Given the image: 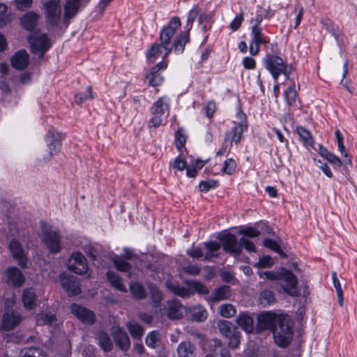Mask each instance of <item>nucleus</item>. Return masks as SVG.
I'll list each match as a JSON object with an SVG mask.
<instances>
[{
  "label": "nucleus",
  "instance_id": "obj_40",
  "mask_svg": "<svg viewBox=\"0 0 357 357\" xmlns=\"http://www.w3.org/2000/svg\"><path fill=\"white\" fill-rule=\"evenodd\" d=\"M107 278L110 284L120 291H126V288L123 284L121 278L112 271L107 273Z\"/></svg>",
  "mask_w": 357,
  "mask_h": 357
},
{
  "label": "nucleus",
  "instance_id": "obj_54",
  "mask_svg": "<svg viewBox=\"0 0 357 357\" xmlns=\"http://www.w3.org/2000/svg\"><path fill=\"white\" fill-rule=\"evenodd\" d=\"M239 245H241V249L244 248L248 252H255L257 249L254 244V243L250 240L248 238L242 237L239 239L238 242Z\"/></svg>",
  "mask_w": 357,
  "mask_h": 357
},
{
  "label": "nucleus",
  "instance_id": "obj_35",
  "mask_svg": "<svg viewBox=\"0 0 357 357\" xmlns=\"http://www.w3.org/2000/svg\"><path fill=\"white\" fill-rule=\"evenodd\" d=\"M96 339L101 349L105 351L112 350L113 344L109 335L103 331H99L96 335Z\"/></svg>",
  "mask_w": 357,
  "mask_h": 357
},
{
  "label": "nucleus",
  "instance_id": "obj_15",
  "mask_svg": "<svg viewBox=\"0 0 357 357\" xmlns=\"http://www.w3.org/2000/svg\"><path fill=\"white\" fill-rule=\"evenodd\" d=\"M167 65L168 61L162 60L151 68L149 73L146 75V80L149 85L155 87L160 86L163 83L164 78L159 72L165 70Z\"/></svg>",
  "mask_w": 357,
  "mask_h": 357
},
{
  "label": "nucleus",
  "instance_id": "obj_16",
  "mask_svg": "<svg viewBox=\"0 0 357 357\" xmlns=\"http://www.w3.org/2000/svg\"><path fill=\"white\" fill-rule=\"evenodd\" d=\"M224 250L231 255L238 256L241 252L237 238L232 234H222L218 237Z\"/></svg>",
  "mask_w": 357,
  "mask_h": 357
},
{
  "label": "nucleus",
  "instance_id": "obj_62",
  "mask_svg": "<svg viewBox=\"0 0 357 357\" xmlns=\"http://www.w3.org/2000/svg\"><path fill=\"white\" fill-rule=\"evenodd\" d=\"M243 21V13H238L234 19L229 24V28L232 31H236L239 29L241 26L242 22Z\"/></svg>",
  "mask_w": 357,
  "mask_h": 357
},
{
  "label": "nucleus",
  "instance_id": "obj_17",
  "mask_svg": "<svg viewBox=\"0 0 357 357\" xmlns=\"http://www.w3.org/2000/svg\"><path fill=\"white\" fill-rule=\"evenodd\" d=\"M87 3L86 0H66L64 4L63 21L68 23L76 15L79 10Z\"/></svg>",
  "mask_w": 357,
  "mask_h": 357
},
{
  "label": "nucleus",
  "instance_id": "obj_20",
  "mask_svg": "<svg viewBox=\"0 0 357 357\" xmlns=\"http://www.w3.org/2000/svg\"><path fill=\"white\" fill-rule=\"evenodd\" d=\"M187 309L178 300L167 303V316L171 319H180L187 313Z\"/></svg>",
  "mask_w": 357,
  "mask_h": 357
},
{
  "label": "nucleus",
  "instance_id": "obj_24",
  "mask_svg": "<svg viewBox=\"0 0 357 357\" xmlns=\"http://www.w3.org/2000/svg\"><path fill=\"white\" fill-rule=\"evenodd\" d=\"M112 335L116 345L123 351H127L130 347L128 335L119 327L112 328Z\"/></svg>",
  "mask_w": 357,
  "mask_h": 357
},
{
  "label": "nucleus",
  "instance_id": "obj_38",
  "mask_svg": "<svg viewBox=\"0 0 357 357\" xmlns=\"http://www.w3.org/2000/svg\"><path fill=\"white\" fill-rule=\"evenodd\" d=\"M166 286L174 294L178 295L182 298H189L192 295L190 288L187 289L179 285H176L170 282H167Z\"/></svg>",
  "mask_w": 357,
  "mask_h": 357
},
{
  "label": "nucleus",
  "instance_id": "obj_33",
  "mask_svg": "<svg viewBox=\"0 0 357 357\" xmlns=\"http://www.w3.org/2000/svg\"><path fill=\"white\" fill-rule=\"evenodd\" d=\"M258 302L263 307L273 305L275 302L274 293L270 290L261 291L259 294Z\"/></svg>",
  "mask_w": 357,
  "mask_h": 357
},
{
  "label": "nucleus",
  "instance_id": "obj_10",
  "mask_svg": "<svg viewBox=\"0 0 357 357\" xmlns=\"http://www.w3.org/2000/svg\"><path fill=\"white\" fill-rule=\"evenodd\" d=\"M181 20L178 17H174L169 24L164 26L160 31V42L167 47H172V39L176 31L181 27Z\"/></svg>",
  "mask_w": 357,
  "mask_h": 357
},
{
  "label": "nucleus",
  "instance_id": "obj_52",
  "mask_svg": "<svg viewBox=\"0 0 357 357\" xmlns=\"http://www.w3.org/2000/svg\"><path fill=\"white\" fill-rule=\"evenodd\" d=\"M236 168V163L232 158L227 159L225 162L222 172L227 175L232 174Z\"/></svg>",
  "mask_w": 357,
  "mask_h": 357
},
{
  "label": "nucleus",
  "instance_id": "obj_19",
  "mask_svg": "<svg viewBox=\"0 0 357 357\" xmlns=\"http://www.w3.org/2000/svg\"><path fill=\"white\" fill-rule=\"evenodd\" d=\"M70 310L72 314L83 324H92L94 323L96 317L92 311L77 304L71 305Z\"/></svg>",
  "mask_w": 357,
  "mask_h": 357
},
{
  "label": "nucleus",
  "instance_id": "obj_56",
  "mask_svg": "<svg viewBox=\"0 0 357 357\" xmlns=\"http://www.w3.org/2000/svg\"><path fill=\"white\" fill-rule=\"evenodd\" d=\"M197 15H198V9L197 7H194L188 13L187 24H186L187 30L185 31L188 32V34H189V31L191 29V28L192 26V24H193L195 20L196 19Z\"/></svg>",
  "mask_w": 357,
  "mask_h": 357
},
{
  "label": "nucleus",
  "instance_id": "obj_5",
  "mask_svg": "<svg viewBox=\"0 0 357 357\" xmlns=\"http://www.w3.org/2000/svg\"><path fill=\"white\" fill-rule=\"evenodd\" d=\"M43 10L49 24L57 26L62 19L60 0H47L43 3Z\"/></svg>",
  "mask_w": 357,
  "mask_h": 357
},
{
  "label": "nucleus",
  "instance_id": "obj_21",
  "mask_svg": "<svg viewBox=\"0 0 357 357\" xmlns=\"http://www.w3.org/2000/svg\"><path fill=\"white\" fill-rule=\"evenodd\" d=\"M60 278L61 286L68 295L75 296L80 293V288L75 277L61 273Z\"/></svg>",
  "mask_w": 357,
  "mask_h": 357
},
{
  "label": "nucleus",
  "instance_id": "obj_36",
  "mask_svg": "<svg viewBox=\"0 0 357 357\" xmlns=\"http://www.w3.org/2000/svg\"><path fill=\"white\" fill-rule=\"evenodd\" d=\"M126 326L134 339H141L144 335V328L135 321L130 320L126 323Z\"/></svg>",
  "mask_w": 357,
  "mask_h": 357
},
{
  "label": "nucleus",
  "instance_id": "obj_59",
  "mask_svg": "<svg viewBox=\"0 0 357 357\" xmlns=\"http://www.w3.org/2000/svg\"><path fill=\"white\" fill-rule=\"evenodd\" d=\"M56 321V317L54 314L51 313H45V314H41L40 315L39 319H38V321L39 323L52 325Z\"/></svg>",
  "mask_w": 357,
  "mask_h": 357
},
{
  "label": "nucleus",
  "instance_id": "obj_37",
  "mask_svg": "<svg viewBox=\"0 0 357 357\" xmlns=\"http://www.w3.org/2000/svg\"><path fill=\"white\" fill-rule=\"evenodd\" d=\"M296 132L299 136L301 140L306 147H312L314 144V139L312 134L302 126L296 128Z\"/></svg>",
  "mask_w": 357,
  "mask_h": 357
},
{
  "label": "nucleus",
  "instance_id": "obj_23",
  "mask_svg": "<svg viewBox=\"0 0 357 357\" xmlns=\"http://www.w3.org/2000/svg\"><path fill=\"white\" fill-rule=\"evenodd\" d=\"M170 100L165 96L158 98L150 108L151 114H159L168 117L169 114Z\"/></svg>",
  "mask_w": 357,
  "mask_h": 357
},
{
  "label": "nucleus",
  "instance_id": "obj_3",
  "mask_svg": "<svg viewBox=\"0 0 357 357\" xmlns=\"http://www.w3.org/2000/svg\"><path fill=\"white\" fill-rule=\"evenodd\" d=\"M263 63L275 81H278V77L282 74L285 76L286 79H289L292 68L291 66H287L280 56L269 53L266 54L263 59Z\"/></svg>",
  "mask_w": 357,
  "mask_h": 357
},
{
  "label": "nucleus",
  "instance_id": "obj_64",
  "mask_svg": "<svg viewBox=\"0 0 357 357\" xmlns=\"http://www.w3.org/2000/svg\"><path fill=\"white\" fill-rule=\"evenodd\" d=\"M242 65L247 70H253L256 67V61L251 56H245L242 60Z\"/></svg>",
  "mask_w": 357,
  "mask_h": 357
},
{
  "label": "nucleus",
  "instance_id": "obj_58",
  "mask_svg": "<svg viewBox=\"0 0 357 357\" xmlns=\"http://www.w3.org/2000/svg\"><path fill=\"white\" fill-rule=\"evenodd\" d=\"M150 291H151V294L152 302L155 305H159V303H160V301L162 299V293L160 291V290L156 287H151Z\"/></svg>",
  "mask_w": 357,
  "mask_h": 357
},
{
  "label": "nucleus",
  "instance_id": "obj_11",
  "mask_svg": "<svg viewBox=\"0 0 357 357\" xmlns=\"http://www.w3.org/2000/svg\"><path fill=\"white\" fill-rule=\"evenodd\" d=\"M268 40L262 33V29L257 25L251 29V38L249 42V51L251 56H257L260 52V45H266Z\"/></svg>",
  "mask_w": 357,
  "mask_h": 357
},
{
  "label": "nucleus",
  "instance_id": "obj_9",
  "mask_svg": "<svg viewBox=\"0 0 357 357\" xmlns=\"http://www.w3.org/2000/svg\"><path fill=\"white\" fill-rule=\"evenodd\" d=\"M282 318L271 312H265L257 317V331L261 332L266 330L273 331Z\"/></svg>",
  "mask_w": 357,
  "mask_h": 357
},
{
  "label": "nucleus",
  "instance_id": "obj_49",
  "mask_svg": "<svg viewBox=\"0 0 357 357\" xmlns=\"http://www.w3.org/2000/svg\"><path fill=\"white\" fill-rule=\"evenodd\" d=\"M274 261L273 258L268 255L259 257V261L255 264V266L259 268H271L273 266Z\"/></svg>",
  "mask_w": 357,
  "mask_h": 357
},
{
  "label": "nucleus",
  "instance_id": "obj_29",
  "mask_svg": "<svg viewBox=\"0 0 357 357\" xmlns=\"http://www.w3.org/2000/svg\"><path fill=\"white\" fill-rule=\"evenodd\" d=\"M39 15L34 12L25 13L20 20L22 26L26 30H32L36 26Z\"/></svg>",
  "mask_w": 357,
  "mask_h": 357
},
{
  "label": "nucleus",
  "instance_id": "obj_7",
  "mask_svg": "<svg viewBox=\"0 0 357 357\" xmlns=\"http://www.w3.org/2000/svg\"><path fill=\"white\" fill-rule=\"evenodd\" d=\"M218 327L221 334L228 339V344L231 348L235 349L239 346L240 333L231 322L225 320L219 321Z\"/></svg>",
  "mask_w": 357,
  "mask_h": 357
},
{
  "label": "nucleus",
  "instance_id": "obj_30",
  "mask_svg": "<svg viewBox=\"0 0 357 357\" xmlns=\"http://www.w3.org/2000/svg\"><path fill=\"white\" fill-rule=\"evenodd\" d=\"M195 346L190 342H181L177 347L178 357H194Z\"/></svg>",
  "mask_w": 357,
  "mask_h": 357
},
{
  "label": "nucleus",
  "instance_id": "obj_28",
  "mask_svg": "<svg viewBox=\"0 0 357 357\" xmlns=\"http://www.w3.org/2000/svg\"><path fill=\"white\" fill-rule=\"evenodd\" d=\"M188 313L193 321L202 322L206 319L208 312L206 310L200 305L192 306L188 309Z\"/></svg>",
  "mask_w": 357,
  "mask_h": 357
},
{
  "label": "nucleus",
  "instance_id": "obj_57",
  "mask_svg": "<svg viewBox=\"0 0 357 357\" xmlns=\"http://www.w3.org/2000/svg\"><path fill=\"white\" fill-rule=\"evenodd\" d=\"M22 357H47V355L39 349L31 348L26 350Z\"/></svg>",
  "mask_w": 357,
  "mask_h": 357
},
{
  "label": "nucleus",
  "instance_id": "obj_51",
  "mask_svg": "<svg viewBox=\"0 0 357 357\" xmlns=\"http://www.w3.org/2000/svg\"><path fill=\"white\" fill-rule=\"evenodd\" d=\"M7 5L0 2V28L6 26L10 22V17L7 14Z\"/></svg>",
  "mask_w": 357,
  "mask_h": 357
},
{
  "label": "nucleus",
  "instance_id": "obj_61",
  "mask_svg": "<svg viewBox=\"0 0 357 357\" xmlns=\"http://www.w3.org/2000/svg\"><path fill=\"white\" fill-rule=\"evenodd\" d=\"M188 255L195 259H199L204 257L202 250L199 247L192 246L186 251Z\"/></svg>",
  "mask_w": 357,
  "mask_h": 357
},
{
  "label": "nucleus",
  "instance_id": "obj_26",
  "mask_svg": "<svg viewBox=\"0 0 357 357\" xmlns=\"http://www.w3.org/2000/svg\"><path fill=\"white\" fill-rule=\"evenodd\" d=\"M29 56L25 50L17 52L11 59V64L17 70L24 69L29 64Z\"/></svg>",
  "mask_w": 357,
  "mask_h": 357
},
{
  "label": "nucleus",
  "instance_id": "obj_48",
  "mask_svg": "<svg viewBox=\"0 0 357 357\" xmlns=\"http://www.w3.org/2000/svg\"><path fill=\"white\" fill-rule=\"evenodd\" d=\"M175 145L178 150H181L186 142V135L182 128L178 129L175 132Z\"/></svg>",
  "mask_w": 357,
  "mask_h": 357
},
{
  "label": "nucleus",
  "instance_id": "obj_39",
  "mask_svg": "<svg viewBox=\"0 0 357 357\" xmlns=\"http://www.w3.org/2000/svg\"><path fill=\"white\" fill-rule=\"evenodd\" d=\"M230 294V289L228 286H222L217 288L211 297V300L213 302H218L227 299Z\"/></svg>",
  "mask_w": 357,
  "mask_h": 357
},
{
  "label": "nucleus",
  "instance_id": "obj_8",
  "mask_svg": "<svg viewBox=\"0 0 357 357\" xmlns=\"http://www.w3.org/2000/svg\"><path fill=\"white\" fill-rule=\"evenodd\" d=\"M272 332L275 342L281 347H287L292 339V330L282 319Z\"/></svg>",
  "mask_w": 357,
  "mask_h": 357
},
{
  "label": "nucleus",
  "instance_id": "obj_6",
  "mask_svg": "<svg viewBox=\"0 0 357 357\" xmlns=\"http://www.w3.org/2000/svg\"><path fill=\"white\" fill-rule=\"evenodd\" d=\"M33 53L40 54L41 56L50 48L51 40L47 35L42 33H34L28 38Z\"/></svg>",
  "mask_w": 357,
  "mask_h": 357
},
{
  "label": "nucleus",
  "instance_id": "obj_2",
  "mask_svg": "<svg viewBox=\"0 0 357 357\" xmlns=\"http://www.w3.org/2000/svg\"><path fill=\"white\" fill-rule=\"evenodd\" d=\"M259 275L260 278H266L272 280H282L284 284L282 285V287L285 292L292 296L298 295V290L297 289L298 280L292 272L284 270L280 274H278L273 271H265L259 272Z\"/></svg>",
  "mask_w": 357,
  "mask_h": 357
},
{
  "label": "nucleus",
  "instance_id": "obj_1",
  "mask_svg": "<svg viewBox=\"0 0 357 357\" xmlns=\"http://www.w3.org/2000/svg\"><path fill=\"white\" fill-rule=\"evenodd\" d=\"M190 37L187 31L181 32L174 40L172 47H167L161 42L151 45L146 51V59L149 63H153L158 59H165L174 50L176 54L183 52L185 44L189 42Z\"/></svg>",
  "mask_w": 357,
  "mask_h": 357
},
{
  "label": "nucleus",
  "instance_id": "obj_53",
  "mask_svg": "<svg viewBox=\"0 0 357 357\" xmlns=\"http://www.w3.org/2000/svg\"><path fill=\"white\" fill-rule=\"evenodd\" d=\"M218 187V181L210 179L207 181H202L199 183V188L201 192H207L211 189H213Z\"/></svg>",
  "mask_w": 357,
  "mask_h": 357
},
{
  "label": "nucleus",
  "instance_id": "obj_4",
  "mask_svg": "<svg viewBox=\"0 0 357 357\" xmlns=\"http://www.w3.org/2000/svg\"><path fill=\"white\" fill-rule=\"evenodd\" d=\"M42 230L41 239L52 253H57L61 250V236L56 230L48 224L40 223Z\"/></svg>",
  "mask_w": 357,
  "mask_h": 357
},
{
  "label": "nucleus",
  "instance_id": "obj_14",
  "mask_svg": "<svg viewBox=\"0 0 357 357\" xmlns=\"http://www.w3.org/2000/svg\"><path fill=\"white\" fill-rule=\"evenodd\" d=\"M62 139L63 136L61 133L53 128L49 130L45 136V142L49 152L47 159H50L52 156L58 154L61 149Z\"/></svg>",
  "mask_w": 357,
  "mask_h": 357
},
{
  "label": "nucleus",
  "instance_id": "obj_13",
  "mask_svg": "<svg viewBox=\"0 0 357 357\" xmlns=\"http://www.w3.org/2000/svg\"><path fill=\"white\" fill-rule=\"evenodd\" d=\"M68 267L69 270L78 275H84L89 270L88 264L85 257L80 252H74L71 255Z\"/></svg>",
  "mask_w": 357,
  "mask_h": 357
},
{
  "label": "nucleus",
  "instance_id": "obj_34",
  "mask_svg": "<svg viewBox=\"0 0 357 357\" xmlns=\"http://www.w3.org/2000/svg\"><path fill=\"white\" fill-rule=\"evenodd\" d=\"M284 97L287 105L292 106L296 104L298 93L294 82H292L288 89L284 92Z\"/></svg>",
  "mask_w": 357,
  "mask_h": 357
},
{
  "label": "nucleus",
  "instance_id": "obj_46",
  "mask_svg": "<svg viewBox=\"0 0 357 357\" xmlns=\"http://www.w3.org/2000/svg\"><path fill=\"white\" fill-rule=\"evenodd\" d=\"M219 312L221 316L225 318H230L236 313V310L234 305L227 303L222 305L219 307Z\"/></svg>",
  "mask_w": 357,
  "mask_h": 357
},
{
  "label": "nucleus",
  "instance_id": "obj_43",
  "mask_svg": "<svg viewBox=\"0 0 357 357\" xmlns=\"http://www.w3.org/2000/svg\"><path fill=\"white\" fill-rule=\"evenodd\" d=\"M92 98V88L90 86H87L85 92H80L75 96V101L77 105H81L84 101Z\"/></svg>",
  "mask_w": 357,
  "mask_h": 357
},
{
  "label": "nucleus",
  "instance_id": "obj_18",
  "mask_svg": "<svg viewBox=\"0 0 357 357\" xmlns=\"http://www.w3.org/2000/svg\"><path fill=\"white\" fill-rule=\"evenodd\" d=\"M4 278L7 284L13 287H20L25 280L21 271L15 266L7 268L4 271Z\"/></svg>",
  "mask_w": 357,
  "mask_h": 357
},
{
  "label": "nucleus",
  "instance_id": "obj_42",
  "mask_svg": "<svg viewBox=\"0 0 357 357\" xmlns=\"http://www.w3.org/2000/svg\"><path fill=\"white\" fill-rule=\"evenodd\" d=\"M131 294L136 298L141 299L146 296V291L141 284L139 282H132L130 284Z\"/></svg>",
  "mask_w": 357,
  "mask_h": 357
},
{
  "label": "nucleus",
  "instance_id": "obj_32",
  "mask_svg": "<svg viewBox=\"0 0 357 357\" xmlns=\"http://www.w3.org/2000/svg\"><path fill=\"white\" fill-rule=\"evenodd\" d=\"M206 252L204 255V260L211 261L212 258L218 257V251L220 249V243L214 241H208L204 243Z\"/></svg>",
  "mask_w": 357,
  "mask_h": 357
},
{
  "label": "nucleus",
  "instance_id": "obj_25",
  "mask_svg": "<svg viewBox=\"0 0 357 357\" xmlns=\"http://www.w3.org/2000/svg\"><path fill=\"white\" fill-rule=\"evenodd\" d=\"M22 321L20 314L11 312H6L3 320L1 327L5 331H10L15 328Z\"/></svg>",
  "mask_w": 357,
  "mask_h": 357
},
{
  "label": "nucleus",
  "instance_id": "obj_55",
  "mask_svg": "<svg viewBox=\"0 0 357 357\" xmlns=\"http://www.w3.org/2000/svg\"><path fill=\"white\" fill-rule=\"evenodd\" d=\"M238 233L243 235L246 238H255L260 235V231L252 227H248L241 229Z\"/></svg>",
  "mask_w": 357,
  "mask_h": 357
},
{
  "label": "nucleus",
  "instance_id": "obj_27",
  "mask_svg": "<svg viewBox=\"0 0 357 357\" xmlns=\"http://www.w3.org/2000/svg\"><path fill=\"white\" fill-rule=\"evenodd\" d=\"M236 323L247 333H250L254 330L253 319L248 314H240L236 319Z\"/></svg>",
  "mask_w": 357,
  "mask_h": 357
},
{
  "label": "nucleus",
  "instance_id": "obj_22",
  "mask_svg": "<svg viewBox=\"0 0 357 357\" xmlns=\"http://www.w3.org/2000/svg\"><path fill=\"white\" fill-rule=\"evenodd\" d=\"M9 249L13 257L17 261V264L22 268H25L26 266L27 258L24 255L21 244L17 241L13 240L9 244Z\"/></svg>",
  "mask_w": 357,
  "mask_h": 357
},
{
  "label": "nucleus",
  "instance_id": "obj_50",
  "mask_svg": "<svg viewBox=\"0 0 357 357\" xmlns=\"http://www.w3.org/2000/svg\"><path fill=\"white\" fill-rule=\"evenodd\" d=\"M146 345L152 349H154L157 347L158 342L159 341V334L158 332L155 331H153L148 333L146 337Z\"/></svg>",
  "mask_w": 357,
  "mask_h": 357
},
{
  "label": "nucleus",
  "instance_id": "obj_31",
  "mask_svg": "<svg viewBox=\"0 0 357 357\" xmlns=\"http://www.w3.org/2000/svg\"><path fill=\"white\" fill-rule=\"evenodd\" d=\"M22 302L27 310H32L36 306V294L31 288L24 289Z\"/></svg>",
  "mask_w": 357,
  "mask_h": 357
},
{
  "label": "nucleus",
  "instance_id": "obj_45",
  "mask_svg": "<svg viewBox=\"0 0 357 357\" xmlns=\"http://www.w3.org/2000/svg\"><path fill=\"white\" fill-rule=\"evenodd\" d=\"M264 245L275 252H277L280 257H284L285 254L281 249L280 245L278 243L277 241L270 239V238H266L264 241Z\"/></svg>",
  "mask_w": 357,
  "mask_h": 357
},
{
  "label": "nucleus",
  "instance_id": "obj_60",
  "mask_svg": "<svg viewBox=\"0 0 357 357\" xmlns=\"http://www.w3.org/2000/svg\"><path fill=\"white\" fill-rule=\"evenodd\" d=\"M152 117L149 121V127L157 128L162 125V115L159 114H151Z\"/></svg>",
  "mask_w": 357,
  "mask_h": 357
},
{
  "label": "nucleus",
  "instance_id": "obj_41",
  "mask_svg": "<svg viewBox=\"0 0 357 357\" xmlns=\"http://www.w3.org/2000/svg\"><path fill=\"white\" fill-rule=\"evenodd\" d=\"M216 348L213 353L207 354L205 357H231L229 351L222 347L220 341L215 340Z\"/></svg>",
  "mask_w": 357,
  "mask_h": 357
},
{
  "label": "nucleus",
  "instance_id": "obj_47",
  "mask_svg": "<svg viewBox=\"0 0 357 357\" xmlns=\"http://www.w3.org/2000/svg\"><path fill=\"white\" fill-rule=\"evenodd\" d=\"M113 261L116 268L119 271L128 272L130 269V264L118 256L114 257Z\"/></svg>",
  "mask_w": 357,
  "mask_h": 357
},
{
  "label": "nucleus",
  "instance_id": "obj_63",
  "mask_svg": "<svg viewBox=\"0 0 357 357\" xmlns=\"http://www.w3.org/2000/svg\"><path fill=\"white\" fill-rule=\"evenodd\" d=\"M15 5L17 10H24L31 8L33 0H14Z\"/></svg>",
  "mask_w": 357,
  "mask_h": 357
},
{
  "label": "nucleus",
  "instance_id": "obj_12",
  "mask_svg": "<svg viewBox=\"0 0 357 357\" xmlns=\"http://www.w3.org/2000/svg\"><path fill=\"white\" fill-rule=\"evenodd\" d=\"M238 116L241 120L236 124L230 130L227 131L225 136V141H230L237 144L241 139L243 133L248 129L246 116L243 113L239 112Z\"/></svg>",
  "mask_w": 357,
  "mask_h": 357
},
{
  "label": "nucleus",
  "instance_id": "obj_44",
  "mask_svg": "<svg viewBox=\"0 0 357 357\" xmlns=\"http://www.w3.org/2000/svg\"><path fill=\"white\" fill-rule=\"evenodd\" d=\"M188 285L189 288L190 289L192 294L194 292H197L201 294H206L208 293V290L207 287L199 282H196V281L188 282Z\"/></svg>",
  "mask_w": 357,
  "mask_h": 357
}]
</instances>
